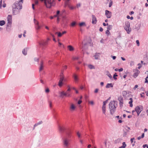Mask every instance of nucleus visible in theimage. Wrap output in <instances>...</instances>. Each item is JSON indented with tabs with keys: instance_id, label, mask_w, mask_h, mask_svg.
Segmentation results:
<instances>
[{
	"instance_id": "obj_62",
	"label": "nucleus",
	"mask_w": 148,
	"mask_h": 148,
	"mask_svg": "<svg viewBox=\"0 0 148 148\" xmlns=\"http://www.w3.org/2000/svg\"><path fill=\"white\" fill-rule=\"evenodd\" d=\"M121 58L122 59V60L123 61H125V59L123 57H121Z\"/></svg>"
},
{
	"instance_id": "obj_47",
	"label": "nucleus",
	"mask_w": 148,
	"mask_h": 148,
	"mask_svg": "<svg viewBox=\"0 0 148 148\" xmlns=\"http://www.w3.org/2000/svg\"><path fill=\"white\" fill-rule=\"evenodd\" d=\"M64 130V128L62 127H60V130L61 131H62Z\"/></svg>"
},
{
	"instance_id": "obj_30",
	"label": "nucleus",
	"mask_w": 148,
	"mask_h": 148,
	"mask_svg": "<svg viewBox=\"0 0 148 148\" xmlns=\"http://www.w3.org/2000/svg\"><path fill=\"white\" fill-rule=\"evenodd\" d=\"M95 59H98L99 56V55H98L97 54H96L94 56Z\"/></svg>"
},
{
	"instance_id": "obj_58",
	"label": "nucleus",
	"mask_w": 148,
	"mask_h": 148,
	"mask_svg": "<svg viewBox=\"0 0 148 148\" xmlns=\"http://www.w3.org/2000/svg\"><path fill=\"white\" fill-rule=\"evenodd\" d=\"M66 33V31H64L62 33V35H63L64 34Z\"/></svg>"
},
{
	"instance_id": "obj_44",
	"label": "nucleus",
	"mask_w": 148,
	"mask_h": 148,
	"mask_svg": "<svg viewBox=\"0 0 148 148\" xmlns=\"http://www.w3.org/2000/svg\"><path fill=\"white\" fill-rule=\"evenodd\" d=\"M78 58L77 57H74L73 58V60H78Z\"/></svg>"
},
{
	"instance_id": "obj_28",
	"label": "nucleus",
	"mask_w": 148,
	"mask_h": 148,
	"mask_svg": "<svg viewBox=\"0 0 148 148\" xmlns=\"http://www.w3.org/2000/svg\"><path fill=\"white\" fill-rule=\"evenodd\" d=\"M122 146H121L123 148H125L126 146V145L125 142H123L122 143Z\"/></svg>"
},
{
	"instance_id": "obj_9",
	"label": "nucleus",
	"mask_w": 148,
	"mask_h": 148,
	"mask_svg": "<svg viewBox=\"0 0 148 148\" xmlns=\"http://www.w3.org/2000/svg\"><path fill=\"white\" fill-rule=\"evenodd\" d=\"M105 15L107 18H110L111 16L112 13L111 12L106 10L105 11Z\"/></svg>"
},
{
	"instance_id": "obj_42",
	"label": "nucleus",
	"mask_w": 148,
	"mask_h": 148,
	"mask_svg": "<svg viewBox=\"0 0 148 148\" xmlns=\"http://www.w3.org/2000/svg\"><path fill=\"white\" fill-rule=\"evenodd\" d=\"M34 22L35 25H36L38 24V22L37 21L35 20V19H34Z\"/></svg>"
},
{
	"instance_id": "obj_24",
	"label": "nucleus",
	"mask_w": 148,
	"mask_h": 148,
	"mask_svg": "<svg viewBox=\"0 0 148 148\" xmlns=\"http://www.w3.org/2000/svg\"><path fill=\"white\" fill-rule=\"evenodd\" d=\"M5 24V21L3 20L0 21V25L1 26H2L4 25Z\"/></svg>"
},
{
	"instance_id": "obj_50",
	"label": "nucleus",
	"mask_w": 148,
	"mask_h": 148,
	"mask_svg": "<svg viewBox=\"0 0 148 148\" xmlns=\"http://www.w3.org/2000/svg\"><path fill=\"white\" fill-rule=\"evenodd\" d=\"M125 129L127 131H129L130 130V128L129 127H126Z\"/></svg>"
},
{
	"instance_id": "obj_6",
	"label": "nucleus",
	"mask_w": 148,
	"mask_h": 148,
	"mask_svg": "<svg viewBox=\"0 0 148 148\" xmlns=\"http://www.w3.org/2000/svg\"><path fill=\"white\" fill-rule=\"evenodd\" d=\"M60 96V97L63 98L64 97H70L71 96V94L69 92H65L63 91L59 93Z\"/></svg>"
},
{
	"instance_id": "obj_3",
	"label": "nucleus",
	"mask_w": 148,
	"mask_h": 148,
	"mask_svg": "<svg viewBox=\"0 0 148 148\" xmlns=\"http://www.w3.org/2000/svg\"><path fill=\"white\" fill-rule=\"evenodd\" d=\"M115 102L114 101H111L109 104V108L110 110V114H113L116 110V107L115 106Z\"/></svg>"
},
{
	"instance_id": "obj_55",
	"label": "nucleus",
	"mask_w": 148,
	"mask_h": 148,
	"mask_svg": "<svg viewBox=\"0 0 148 148\" xmlns=\"http://www.w3.org/2000/svg\"><path fill=\"white\" fill-rule=\"evenodd\" d=\"M58 44H59V46H60L63 45V44L61 42H58Z\"/></svg>"
},
{
	"instance_id": "obj_32",
	"label": "nucleus",
	"mask_w": 148,
	"mask_h": 148,
	"mask_svg": "<svg viewBox=\"0 0 148 148\" xmlns=\"http://www.w3.org/2000/svg\"><path fill=\"white\" fill-rule=\"evenodd\" d=\"M88 103L92 105H93L94 104V102L93 101H89Z\"/></svg>"
},
{
	"instance_id": "obj_46",
	"label": "nucleus",
	"mask_w": 148,
	"mask_h": 148,
	"mask_svg": "<svg viewBox=\"0 0 148 148\" xmlns=\"http://www.w3.org/2000/svg\"><path fill=\"white\" fill-rule=\"evenodd\" d=\"M49 91V90L48 88H47L45 90V92L46 93H48Z\"/></svg>"
},
{
	"instance_id": "obj_13",
	"label": "nucleus",
	"mask_w": 148,
	"mask_h": 148,
	"mask_svg": "<svg viewBox=\"0 0 148 148\" xmlns=\"http://www.w3.org/2000/svg\"><path fill=\"white\" fill-rule=\"evenodd\" d=\"M44 67L43 62L42 61H41L40 62V66L39 68L40 71H42Z\"/></svg>"
},
{
	"instance_id": "obj_43",
	"label": "nucleus",
	"mask_w": 148,
	"mask_h": 148,
	"mask_svg": "<svg viewBox=\"0 0 148 148\" xmlns=\"http://www.w3.org/2000/svg\"><path fill=\"white\" fill-rule=\"evenodd\" d=\"M143 147L144 148H145V147H147V148H148V145L147 144L144 145H143Z\"/></svg>"
},
{
	"instance_id": "obj_37",
	"label": "nucleus",
	"mask_w": 148,
	"mask_h": 148,
	"mask_svg": "<svg viewBox=\"0 0 148 148\" xmlns=\"http://www.w3.org/2000/svg\"><path fill=\"white\" fill-rule=\"evenodd\" d=\"M112 28V26L109 25L107 27L108 30H110Z\"/></svg>"
},
{
	"instance_id": "obj_19",
	"label": "nucleus",
	"mask_w": 148,
	"mask_h": 148,
	"mask_svg": "<svg viewBox=\"0 0 148 148\" xmlns=\"http://www.w3.org/2000/svg\"><path fill=\"white\" fill-rule=\"evenodd\" d=\"M60 80L63 81L64 80V76L63 72H62L60 75Z\"/></svg>"
},
{
	"instance_id": "obj_52",
	"label": "nucleus",
	"mask_w": 148,
	"mask_h": 148,
	"mask_svg": "<svg viewBox=\"0 0 148 148\" xmlns=\"http://www.w3.org/2000/svg\"><path fill=\"white\" fill-rule=\"evenodd\" d=\"M148 78V76H147L146 78L145 79V83H148V81L147 80V79Z\"/></svg>"
},
{
	"instance_id": "obj_64",
	"label": "nucleus",
	"mask_w": 148,
	"mask_h": 148,
	"mask_svg": "<svg viewBox=\"0 0 148 148\" xmlns=\"http://www.w3.org/2000/svg\"><path fill=\"white\" fill-rule=\"evenodd\" d=\"M134 12L133 11H131V12H130V15H132V14H134Z\"/></svg>"
},
{
	"instance_id": "obj_54",
	"label": "nucleus",
	"mask_w": 148,
	"mask_h": 148,
	"mask_svg": "<svg viewBox=\"0 0 148 148\" xmlns=\"http://www.w3.org/2000/svg\"><path fill=\"white\" fill-rule=\"evenodd\" d=\"M99 30L100 32H102L103 31V29L101 27H100L99 28Z\"/></svg>"
},
{
	"instance_id": "obj_48",
	"label": "nucleus",
	"mask_w": 148,
	"mask_h": 148,
	"mask_svg": "<svg viewBox=\"0 0 148 148\" xmlns=\"http://www.w3.org/2000/svg\"><path fill=\"white\" fill-rule=\"evenodd\" d=\"M135 138H132L131 139L130 141L131 143H132L133 142Z\"/></svg>"
},
{
	"instance_id": "obj_60",
	"label": "nucleus",
	"mask_w": 148,
	"mask_h": 148,
	"mask_svg": "<svg viewBox=\"0 0 148 148\" xmlns=\"http://www.w3.org/2000/svg\"><path fill=\"white\" fill-rule=\"evenodd\" d=\"M98 91V90L97 89H96L95 91V93H97Z\"/></svg>"
},
{
	"instance_id": "obj_25",
	"label": "nucleus",
	"mask_w": 148,
	"mask_h": 148,
	"mask_svg": "<svg viewBox=\"0 0 148 148\" xmlns=\"http://www.w3.org/2000/svg\"><path fill=\"white\" fill-rule=\"evenodd\" d=\"M79 25L80 27L82 26H86V25L85 23L84 22L79 23Z\"/></svg>"
},
{
	"instance_id": "obj_4",
	"label": "nucleus",
	"mask_w": 148,
	"mask_h": 148,
	"mask_svg": "<svg viewBox=\"0 0 148 148\" xmlns=\"http://www.w3.org/2000/svg\"><path fill=\"white\" fill-rule=\"evenodd\" d=\"M143 107L142 105H139L136 106L135 108V111L137 113V115L138 116L140 113L143 110Z\"/></svg>"
},
{
	"instance_id": "obj_34",
	"label": "nucleus",
	"mask_w": 148,
	"mask_h": 148,
	"mask_svg": "<svg viewBox=\"0 0 148 148\" xmlns=\"http://www.w3.org/2000/svg\"><path fill=\"white\" fill-rule=\"evenodd\" d=\"M36 29L38 30L40 28V27L38 25H36Z\"/></svg>"
},
{
	"instance_id": "obj_20",
	"label": "nucleus",
	"mask_w": 148,
	"mask_h": 148,
	"mask_svg": "<svg viewBox=\"0 0 148 148\" xmlns=\"http://www.w3.org/2000/svg\"><path fill=\"white\" fill-rule=\"evenodd\" d=\"M73 77L75 82H77L78 79L77 75L76 74H74L73 75Z\"/></svg>"
},
{
	"instance_id": "obj_5",
	"label": "nucleus",
	"mask_w": 148,
	"mask_h": 148,
	"mask_svg": "<svg viewBox=\"0 0 148 148\" xmlns=\"http://www.w3.org/2000/svg\"><path fill=\"white\" fill-rule=\"evenodd\" d=\"M130 23L129 22L126 21L125 22L124 29L128 34H129L131 31V29L130 28Z\"/></svg>"
},
{
	"instance_id": "obj_49",
	"label": "nucleus",
	"mask_w": 148,
	"mask_h": 148,
	"mask_svg": "<svg viewBox=\"0 0 148 148\" xmlns=\"http://www.w3.org/2000/svg\"><path fill=\"white\" fill-rule=\"evenodd\" d=\"M144 94V93L143 92V93H141L140 94V96L141 97L144 98L145 96L143 95V94Z\"/></svg>"
},
{
	"instance_id": "obj_21",
	"label": "nucleus",
	"mask_w": 148,
	"mask_h": 148,
	"mask_svg": "<svg viewBox=\"0 0 148 148\" xmlns=\"http://www.w3.org/2000/svg\"><path fill=\"white\" fill-rule=\"evenodd\" d=\"M55 34H57L58 37H60L62 35V33L60 32H56L55 33Z\"/></svg>"
},
{
	"instance_id": "obj_38",
	"label": "nucleus",
	"mask_w": 148,
	"mask_h": 148,
	"mask_svg": "<svg viewBox=\"0 0 148 148\" xmlns=\"http://www.w3.org/2000/svg\"><path fill=\"white\" fill-rule=\"evenodd\" d=\"M107 72H108V76L109 77H110V78H112V76L111 75V74H110L109 72L108 71H107Z\"/></svg>"
},
{
	"instance_id": "obj_59",
	"label": "nucleus",
	"mask_w": 148,
	"mask_h": 148,
	"mask_svg": "<svg viewBox=\"0 0 148 148\" xmlns=\"http://www.w3.org/2000/svg\"><path fill=\"white\" fill-rule=\"evenodd\" d=\"M123 70V68H121L120 69H119L118 70L119 71H122Z\"/></svg>"
},
{
	"instance_id": "obj_41",
	"label": "nucleus",
	"mask_w": 148,
	"mask_h": 148,
	"mask_svg": "<svg viewBox=\"0 0 148 148\" xmlns=\"http://www.w3.org/2000/svg\"><path fill=\"white\" fill-rule=\"evenodd\" d=\"M106 34L108 35L110 34V32L109 31V30H107L106 32Z\"/></svg>"
},
{
	"instance_id": "obj_29",
	"label": "nucleus",
	"mask_w": 148,
	"mask_h": 148,
	"mask_svg": "<svg viewBox=\"0 0 148 148\" xmlns=\"http://www.w3.org/2000/svg\"><path fill=\"white\" fill-rule=\"evenodd\" d=\"M76 24V23L74 21L71 23V25L72 27H74L75 26Z\"/></svg>"
},
{
	"instance_id": "obj_11",
	"label": "nucleus",
	"mask_w": 148,
	"mask_h": 148,
	"mask_svg": "<svg viewBox=\"0 0 148 148\" xmlns=\"http://www.w3.org/2000/svg\"><path fill=\"white\" fill-rule=\"evenodd\" d=\"M118 100L120 102L119 104L120 105V106H122L123 102V97L121 96L119 97L118 98Z\"/></svg>"
},
{
	"instance_id": "obj_22",
	"label": "nucleus",
	"mask_w": 148,
	"mask_h": 148,
	"mask_svg": "<svg viewBox=\"0 0 148 148\" xmlns=\"http://www.w3.org/2000/svg\"><path fill=\"white\" fill-rule=\"evenodd\" d=\"M113 87V85L112 83L108 84L106 86V88H108Z\"/></svg>"
},
{
	"instance_id": "obj_51",
	"label": "nucleus",
	"mask_w": 148,
	"mask_h": 148,
	"mask_svg": "<svg viewBox=\"0 0 148 148\" xmlns=\"http://www.w3.org/2000/svg\"><path fill=\"white\" fill-rule=\"evenodd\" d=\"M38 0H35V5H37L38 4Z\"/></svg>"
},
{
	"instance_id": "obj_57",
	"label": "nucleus",
	"mask_w": 148,
	"mask_h": 148,
	"mask_svg": "<svg viewBox=\"0 0 148 148\" xmlns=\"http://www.w3.org/2000/svg\"><path fill=\"white\" fill-rule=\"evenodd\" d=\"M67 68V66H64L63 67V69H66Z\"/></svg>"
},
{
	"instance_id": "obj_1",
	"label": "nucleus",
	"mask_w": 148,
	"mask_h": 148,
	"mask_svg": "<svg viewBox=\"0 0 148 148\" xmlns=\"http://www.w3.org/2000/svg\"><path fill=\"white\" fill-rule=\"evenodd\" d=\"M19 1H16L12 5L13 13L14 15L18 14L22 8V4L23 0H19Z\"/></svg>"
},
{
	"instance_id": "obj_12",
	"label": "nucleus",
	"mask_w": 148,
	"mask_h": 148,
	"mask_svg": "<svg viewBox=\"0 0 148 148\" xmlns=\"http://www.w3.org/2000/svg\"><path fill=\"white\" fill-rule=\"evenodd\" d=\"M12 20V16L11 15H8L7 17L8 23H11Z\"/></svg>"
},
{
	"instance_id": "obj_27",
	"label": "nucleus",
	"mask_w": 148,
	"mask_h": 148,
	"mask_svg": "<svg viewBox=\"0 0 148 148\" xmlns=\"http://www.w3.org/2000/svg\"><path fill=\"white\" fill-rule=\"evenodd\" d=\"M23 53L25 55H26L27 54V50L25 49H24L22 51Z\"/></svg>"
},
{
	"instance_id": "obj_45",
	"label": "nucleus",
	"mask_w": 148,
	"mask_h": 148,
	"mask_svg": "<svg viewBox=\"0 0 148 148\" xmlns=\"http://www.w3.org/2000/svg\"><path fill=\"white\" fill-rule=\"evenodd\" d=\"M138 87V85H136L133 88V89L134 90H135Z\"/></svg>"
},
{
	"instance_id": "obj_63",
	"label": "nucleus",
	"mask_w": 148,
	"mask_h": 148,
	"mask_svg": "<svg viewBox=\"0 0 148 148\" xmlns=\"http://www.w3.org/2000/svg\"><path fill=\"white\" fill-rule=\"evenodd\" d=\"M116 57L115 56H112V58L113 60H115L116 58Z\"/></svg>"
},
{
	"instance_id": "obj_17",
	"label": "nucleus",
	"mask_w": 148,
	"mask_h": 148,
	"mask_svg": "<svg viewBox=\"0 0 148 148\" xmlns=\"http://www.w3.org/2000/svg\"><path fill=\"white\" fill-rule=\"evenodd\" d=\"M130 101H129V103L130 105V106L131 107H132L133 106L132 104V102H133V99L132 98H130Z\"/></svg>"
},
{
	"instance_id": "obj_14",
	"label": "nucleus",
	"mask_w": 148,
	"mask_h": 148,
	"mask_svg": "<svg viewBox=\"0 0 148 148\" xmlns=\"http://www.w3.org/2000/svg\"><path fill=\"white\" fill-rule=\"evenodd\" d=\"M67 48L68 50L70 51H73L74 49L73 47L71 45L68 46H67Z\"/></svg>"
},
{
	"instance_id": "obj_8",
	"label": "nucleus",
	"mask_w": 148,
	"mask_h": 148,
	"mask_svg": "<svg viewBox=\"0 0 148 148\" xmlns=\"http://www.w3.org/2000/svg\"><path fill=\"white\" fill-rule=\"evenodd\" d=\"M133 71L134 72L133 75V77L134 78H135L138 76V74L140 73V72L137 69H134L133 70Z\"/></svg>"
},
{
	"instance_id": "obj_26",
	"label": "nucleus",
	"mask_w": 148,
	"mask_h": 148,
	"mask_svg": "<svg viewBox=\"0 0 148 148\" xmlns=\"http://www.w3.org/2000/svg\"><path fill=\"white\" fill-rule=\"evenodd\" d=\"M88 68L90 69H95V67H94V66L92 65H91V64L88 65Z\"/></svg>"
},
{
	"instance_id": "obj_35",
	"label": "nucleus",
	"mask_w": 148,
	"mask_h": 148,
	"mask_svg": "<svg viewBox=\"0 0 148 148\" xmlns=\"http://www.w3.org/2000/svg\"><path fill=\"white\" fill-rule=\"evenodd\" d=\"M136 42L137 44V45L138 46H139L140 45V43H139V41L138 40H136Z\"/></svg>"
},
{
	"instance_id": "obj_39",
	"label": "nucleus",
	"mask_w": 148,
	"mask_h": 148,
	"mask_svg": "<svg viewBox=\"0 0 148 148\" xmlns=\"http://www.w3.org/2000/svg\"><path fill=\"white\" fill-rule=\"evenodd\" d=\"M117 76V75L116 74V73H115V74L113 76V78L114 79H117V78L115 77Z\"/></svg>"
},
{
	"instance_id": "obj_10",
	"label": "nucleus",
	"mask_w": 148,
	"mask_h": 148,
	"mask_svg": "<svg viewBox=\"0 0 148 148\" xmlns=\"http://www.w3.org/2000/svg\"><path fill=\"white\" fill-rule=\"evenodd\" d=\"M92 23L93 24H96L97 22V20L96 17L94 15H92Z\"/></svg>"
},
{
	"instance_id": "obj_18",
	"label": "nucleus",
	"mask_w": 148,
	"mask_h": 148,
	"mask_svg": "<svg viewBox=\"0 0 148 148\" xmlns=\"http://www.w3.org/2000/svg\"><path fill=\"white\" fill-rule=\"evenodd\" d=\"M69 141L68 140L65 139L64 141V144L66 146H67L68 145Z\"/></svg>"
},
{
	"instance_id": "obj_16",
	"label": "nucleus",
	"mask_w": 148,
	"mask_h": 148,
	"mask_svg": "<svg viewBox=\"0 0 148 148\" xmlns=\"http://www.w3.org/2000/svg\"><path fill=\"white\" fill-rule=\"evenodd\" d=\"M50 40V39L49 38H48L47 40L45 42H43L41 44L43 45H45L47 44V42L48 41Z\"/></svg>"
},
{
	"instance_id": "obj_23",
	"label": "nucleus",
	"mask_w": 148,
	"mask_h": 148,
	"mask_svg": "<svg viewBox=\"0 0 148 148\" xmlns=\"http://www.w3.org/2000/svg\"><path fill=\"white\" fill-rule=\"evenodd\" d=\"M63 81L61 80H60L59 81V83H58V86L60 87H61L63 85Z\"/></svg>"
},
{
	"instance_id": "obj_7",
	"label": "nucleus",
	"mask_w": 148,
	"mask_h": 148,
	"mask_svg": "<svg viewBox=\"0 0 148 148\" xmlns=\"http://www.w3.org/2000/svg\"><path fill=\"white\" fill-rule=\"evenodd\" d=\"M108 102V100H107L104 101H103V105L102 107V110L103 112V113L104 114L106 115V104Z\"/></svg>"
},
{
	"instance_id": "obj_56",
	"label": "nucleus",
	"mask_w": 148,
	"mask_h": 148,
	"mask_svg": "<svg viewBox=\"0 0 148 148\" xmlns=\"http://www.w3.org/2000/svg\"><path fill=\"white\" fill-rule=\"evenodd\" d=\"M112 2H111L110 4H109V7H111V6H112Z\"/></svg>"
},
{
	"instance_id": "obj_31",
	"label": "nucleus",
	"mask_w": 148,
	"mask_h": 148,
	"mask_svg": "<svg viewBox=\"0 0 148 148\" xmlns=\"http://www.w3.org/2000/svg\"><path fill=\"white\" fill-rule=\"evenodd\" d=\"M42 123V121H40L38 123L35 124L34 125V127H35V126H37V125H39V124H41V123Z\"/></svg>"
},
{
	"instance_id": "obj_2",
	"label": "nucleus",
	"mask_w": 148,
	"mask_h": 148,
	"mask_svg": "<svg viewBox=\"0 0 148 148\" xmlns=\"http://www.w3.org/2000/svg\"><path fill=\"white\" fill-rule=\"evenodd\" d=\"M43 1L48 8H50L51 6H54L56 4L55 0H44Z\"/></svg>"
},
{
	"instance_id": "obj_53",
	"label": "nucleus",
	"mask_w": 148,
	"mask_h": 148,
	"mask_svg": "<svg viewBox=\"0 0 148 148\" xmlns=\"http://www.w3.org/2000/svg\"><path fill=\"white\" fill-rule=\"evenodd\" d=\"M82 102V101L81 100H79L78 101V104H80Z\"/></svg>"
},
{
	"instance_id": "obj_15",
	"label": "nucleus",
	"mask_w": 148,
	"mask_h": 148,
	"mask_svg": "<svg viewBox=\"0 0 148 148\" xmlns=\"http://www.w3.org/2000/svg\"><path fill=\"white\" fill-rule=\"evenodd\" d=\"M75 108L76 107L73 104H72L71 105L70 109L71 111H74L75 110Z\"/></svg>"
},
{
	"instance_id": "obj_33",
	"label": "nucleus",
	"mask_w": 148,
	"mask_h": 148,
	"mask_svg": "<svg viewBox=\"0 0 148 148\" xmlns=\"http://www.w3.org/2000/svg\"><path fill=\"white\" fill-rule=\"evenodd\" d=\"M77 135L79 138H81V135L80 133L79 132H77Z\"/></svg>"
},
{
	"instance_id": "obj_40",
	"label": "nucleus",
	"mask_w": 148,
	"mask_h": 148,
	"mask_svg": "<svg viewBox=\"0 0 148 148\" xmlns=\"http://www.w3.org/2000/svg\"><path fill=\"white\" fill-rule=\"evenodd\" d=\"M56 14L58 16H59L60 14V11L59 10H58L56 12Z\"/></svg>"
},
{
	"instance_id": "obj_36",
	"label": "nucleus",
	"mask_w": 148,
	"mask_h": 148,
	"mask_svg": "<svg viewBox=\"0 0 148 148\" xmlns=\"http://www.w3.org/2000/svg\"><path fill=\"white\" fill-rule=\"evenodd\" d=\"M67 87L68 88V89L67 90V91L66 92H68L69 91L71 90V89H70L69 86H67Z\"/></svg>"
},
{
	"instance_id": "obj_61",
	"label": "nucleus",
	"mask_w": 148,
	"mask_h": 148,
	"mask_svg": "<svg viewBox=\"0 0 148 148\" xmlns=\"http://www.w3.org/2000/svg\"><path fill=\"white\" fill-rule=\"evenodd\" d=\"M147 1L148 2V3H145V6L146 7H147L148 6V0H147Z\"/></svg>"
}]
</instances>
